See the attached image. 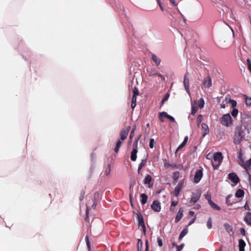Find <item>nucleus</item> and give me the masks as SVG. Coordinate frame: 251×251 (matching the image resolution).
<instances>
[{
	"label": "nucleus",
	"instance_id": "obj_2",
	"mask_svg": "<svg viewBox=\"0 0 251 251\" xmlns=\"http://www.w3.org/2000/svg\"><path fill=\"white\" fill-rule=\"evenodd\" d=\"M219 122L222 125L226 127H230L233 124V120L229 113L224 114L219 119Z\"/></svg>",
	"mask_w": 251,
	"mask_h": 251
},
{
	"label": "nucleus",
	"instance_id": "obj_62",
	"mask_svg": "<svg viewBox=\"0 0 251 251\" xmlns=\"http://www.w3.org/2000/svg\"><path fill=\"white\" fill-rule=\"evenodd\" d=\"M195 219H196V218H194L191 220V221L189 223V225H191L192 223H193L195 221Z\"/></svg>",
	"mask_w": 251,
	"mask_h": 251
},
{
	"label": "nucleus",
	"instance_id": "obj_3",
	"mask_svg": "<svg viewBox=\"0 0 251 251\" xmlns=\"http://www.w3.org/2000/svg\"><path fill=\"white\" fill-rule=\"evenodd\" d=\"M223 159L222 154L220 152H217L213 154V160L212 161V165L214 169H217L221 164Z\"/></svg>",
	"mask_w": 251,
	"mask_h": 251
},
{
	"label": "nucleus",
	"instance_id": "obj_29",
	"mask_svg": "<svg viewBox=\"0 0 251 251\" xmlns=\"http://www.w3.org/2000/svg\"><path fill=\"white\" fill-rule=\"evenodd\" d=\"M197 104L196 101H194V103L192 104V111L191 114L193 115H195L197 111V109L196 107V105Z\"/></svg>",
	"mask_w": 251,
	"mask_h": 251
},
{
	"label": "nucleus",
	"instance_id": "obj_8",
	"mask_svg": "<svg viewBox=\"0 0 251 251\" xmlns=\"http://www.w3.org/2000/svg\"><path fill=\"white\" fill-rule=\"evenodd\" d=\"M164 117L168 118V119H169L170 120H171L172 122H175V120L174 118L172 116L168 115L166 112H161L159 113V120L162 122H164Z\"/></svg>",
	"mask_w": 251,
	"mask_h": 251
},
{
	"label": "nucleus",
	"instance_id": "obj_34",
	"mask_svg": "<svg viewBox=\"0 0 251 251\" xmlns=\"http://www.w3.org/2000/svg\"><path fill=\"white\" fill-rule=\"evenodd\" d=\"M180 190H181V186L179 185H178L176 187L175 190V192L176 195V196H177L179 194V193L180 191Z\"/></svg>",
	"mask_w": 251,
	"mask_h": 251
},
{
	"label": "nucleus",
	"instance_id": "obj_44",
	"mask_svg": "<svg viewBox=\"0 0 251 251\" xmlns=\"http://www.w3.org/2000/svg\"><path fill=\"white\" fill-rule=\"evenodd\" d=\"M205 198L208 201V203L210 202V201H212L210 195L206 194L205 196Z\"/></svg>",
	"mask_w": 251,
	"mask_h": 251
},
{
	"label": "nucleus",
	"instance_id": "obj_18",
	"mask_svg": "<svg viewBox=\"0 0 251 251\" xmlns=\"http://www.w3.org/2000/svg\"><path fill=\"white\" fill-rule=\"evenodd\" d=\"M189 78L187 77L186 75H185L184 76L183 83L185 89L188 93H189Z\"/></svg>",
	"mask_w": 251,
	"mask_h": 251
},
{
	"label": "nucleus",
	"instance_id": "obj_64",
	"mask_svg": "<svg viewBox=\"0 0 251 251\" xmlns=\"http://www.w3.org/2000/svg\"><path fill=\"white\" fill-rule=\"evenodd\" d=\"M110 169H108V170L106 171V175H109V173H110Z\"/></svg>",
	"mask_w": 251,
	"mask_h": 251
},
{
	"label": "nucleus",
	"instance_id": "obj_31",
	"mask_svg": "<svg viewBox=\"0 0 251 251\" xmlns=\"http://www.w3.org/2000/svg\"><path fill=\"white\" fill-rule=\"evenodd\" d=\"M231 115L233 118L236 119L238 115V109L236 108H233L231 112Z\"/></svg>",
	"mask_w": 251,
	"mask_h": 251
},
{
	"label": "nucleus",
	"instance_id": "obj_57",
	"mask_svg": "<svg viewBox=\"0 0 251 251\" xmlns=\"http://www.w3.org/2000/svg\"><path fill=\"white\" fill-rule=\"evenodd\" d=\"M240 232H241V233L242 234H243V235H245V230L244 228H241Z\"/></svg>",
	"mask_w": 251,
	"mask_h": 251
},
{
	"label": "nucleus",
	"instance_id": "obj_14",
	"mask_svg": "<svg viewBox=\"0 0 251 251\" xmlns=\"http://www.w3.org/2000/svg\"><path fill=\"white\" fill-rule=\"evenodd\" d=\"M244 221L247 224L251 226V212L246 213L244 216Z\"/></svg>",
	"mask_w": 251,
	"mask_h": 251
},
{
	"label": "nucleus",
	"instance_id": "obj_39",
	"mask_svg": "<svg viewBox=\"0 0 251 251\" xmlns=\"http://www.w3.org/2000/svg\"><path fill=\"white\" fill-rule=\"evenodd\" d=\"M170 97V94L169 93H167L165 96H164V97L163 98V99L162 100V103H164L165 101H167L169 98Z\"/></svg>",
	"mask_w": 251,
	"mask_h": 251
},
{
	"label": "nucleus",
	"instance_id": "obj_54",
	"mask_svg": "<svg viewBox=\"0 0 251 251\" xmlns=\"http://www.w3.org/2000/svg\"><path fill=\"white\" fill-rule=\"evenodd\" d=\"M183 245H181L179 246H178L177 249V251H180L183 249Z\"/></svg>",
	"mask_w": 251,
	"mask_h": 251
},
{
	"label": "nucleus",
	"instance_id": "obj_25",
	"mask_svg": "<svg viewBox=\"0 0 251 251\" xmlns=\"http://www.w3.org/2000/svg\"><path fill=\"white\" fill-rule=\"evenodd\" d=\"M123 141L121 139L118 140L116 143V147L114 149V151L116 152H118L119 151V149L123 143Z\"/></svg>",
	"mask_w": 251,
	"mask_h": 251
},
{
	"label": "nucleus",
	"instance_id": "obj_16",
	"mask_svg": "<svg viewBox=\"0 0 251 251\" xmlns=\"http://www.w3.org/2000/svg\"><path fill=\"white\" fill-rule=\"evenodd\" d=\"M245 192L242 189H238L235 194V197L236 199H240L243 198L244 196Z\"/></svg>",
	"mask_w": 251,
	"mask_h": 251
},
{
	"label": "nucleus",
	"instance_id": "obj_47",
	"mask_svg": "<svg viewBox=\"0 0 251 251\" xmlns=\"http://www.w3.org/2000/svg\"><path fill=\"white\" fill-rule=\"evenodd\" d=\"M179 177V173L178 172H175L174 174V178L177 179Z\"/></svg>",
	"mask_w": 251,
	"mask_h": 251
},
{
	"label": "nucleus",
	"instance_id": "obj_22",
	"mask_svg": "<svg viewBox=\"0 0 251 251\" xmlns=\"http://www.w3.org/2000/svg\"><path fill=\"white\" fill-rule=\"evenodd\" d=\"M245 245V242L243 240H240L239 241V251H245L244 248Z\"/></svg>",
	"mask_w": 251,
	"mask_h": 251
},
{
	"label": "nucleus",
	"instance_id": "obj_26",
	"mask_svg": "<svg viewBox=\"0 0 251 251\" xmlns=\"http://www.w3.org/2000/svg\"><path fill=\"white\" fill-rule=\"evenodd\" d=\"M141 202L142 204H144L147 202V199H148V196L144 194H142L141 195Z\"/></svg>",
	"mask_w": 251,
	"mask_h": 251
},
{
	"label": "nucleus",
	"instance_id": "obj_27",
	"mask_svg": "<svg viewBox=\"0 0 251 251\" xmlns=\"http://www.w3.org/2000/svg\"><path fill=\"white\" fill-rule=\"evenodd\" d=\"M244 167L247 170L251 169V158L244 164Z\"/></svg>",
	"mask_w": 251,
	"mask_h": 251
},
{
	"label": "nucleus",
	"instance_id": "obj_63",
	"mask_svg": "<svg viewBox=\"0 0 251 251\" xmlns=\"http://www.w3.org/2000/svg\"><path fill=\"white\" fill-rule=\"evenodd\" d=\"M189 215L193 216L194 214V212L193 211H190L189 213Z\"/></svg>",
	"mask_w": 251,
	"mask_h": 251
},
{
	"label": "nucleus",
	"instance_id": "obj_11",
	"mask_svg": "<svg viewBox=\"0 0 251 251\" xmlns=\"http://www.w3.org/2000/svg\"><path fill=\"white\" fill-rule=\"evenodd\" d=\"M200 196L201 194L199 192L193 193L190 201V204L192 205L196 202L199 200Z\"/></svg>",
	"mask_w": 251,
	"mask_h": 251
},
{
	"label": "nucleus",
	"instance_id": "obj_12",
	"mask_svg": "<svg viewBox=\"0 0 251 251\" xmlns=\"http://www.w3.org/2000/svg\"><path fill=\"white\" fill-rule=\"evenodd\" d=\"M130 128L129 126H127L121 131L120 136L121 140L122 141H124L125 139L126 138L128 133L130 130Z\"/></svg>",
	"mask_w": 251,
	"mask_h": 251
},
{
	"label": "nucleus",
	"instance_id": "obj_7",
	"mask_svg": "<svg viewBox=\"0 0 251 251\" xmlns=\"http://www.w3.org/2000/svg\"><path fill=\"white\" fill-rule=\"evenodd\" d=\"M137 143L138 139L136 141L133 145L134 148L131 153V159L133 161H135L137 158Z\"/></svg>",
	"mask_w": 251,
	"mask_h": 251
},
{
	"label": "nucleus",
	"instance_id": "obj_55",
	"mask_svg": "<svg viewBox=\"0 0 251 251\" xmlns=\"http://www.w3.org/2000/svg\"><path fill=\"white\" fill-rule=\"evenodd\" d=\"M177 204V201H173L171 203V206H175Z\"/></svg>",
	"mask_w": 251,
	"mask_h": 251
},
{
	"label": "nucleus",
	"instance_id": "obj_46",
	"mask_svg": "<svg viewBox=\"0 0 251 251\" xmlns=\"http://www.w3.org/2000/svg\"><path fill=\"white\" fill-rule=\"evenodd\" d=\"M246 103L248 105H251V98H246Z\"/></svg>",
	"mask_w": 251,
	"mask_h": 251
},
{
	"label": "nucleus",
	"instance_id": "obj_36",
	"mask_svg": "<svg viewBox=\"0 0 251 251\" xmlns=\"http://www.w3.org/2000/svg\"><path fill=\"white\" fill-rule=\"evenodd\" d=\"M207 226L209 229L212 228V220L211 218H209L207 221Z\"/></svg>",
	"mask_w": 251,
	"mask_h": 251
},
{
	"label": "nucleus",
	"instance_id": "obj_5",
	"mask_svg": "<svg viewBox=\"0 0 251 251\" xmlns=\"http://www.w3.org/2000/svg\"><path fill=\"white\" fill-rule=\"evenodd\" d=\"M134 214L136 215V217L138 221V225L139 226H141V227L143 229V232L145 233L146 232V227L143 216L139 213H137L134 212Z\"/></svg>",
	"mask_w": 251,
	"mask_h": 251
},
{
	"label": "nucleus",
	"instance_id": "obj_6",
	"mask_svg": "<svg viewBox=\"0 0 251 251\" xmlns=\"http://www.w3.org/2000/svg\"><path fill=\"white\" fill-rule=\"evenodd\" d=\"M244 135L241 131H236L235 133L234 143L235 144H238L243 140Z\"/></svg>",
	"mask_w": 251,
	"mask_h": 251
},
{
	"label": "nucleus",
	"instance_id": "obj_35",
	"mask_svg": "<svg viewBox=\"0 0 251 251\" xmlns=\"http://www.w3.org/2000/svg\"><path fill=\"white\" fill-rule=\"evenodd\" d=\"M155 144V141L153 139H151L149 143V146L152 149Z\"/></svg>",
	"mask_w": 251,
	"mask_h": 251
},
{
	"label": "nucleus",
	"instance_id": "obj_48",
	"mask_svg": "<svg viewBox=\"0 0 251 251\" xmlns=\"http://www.w3.org/2000/svg\"><path fill=\"white\" fill-rule=\"evenodd\" d=\"M85 240H86V243H87V247L89 249H90V242L89 241V239H88V236H86L85 237Z\"/></svg>",
	"mask_w": 251,
	"mask_h": 251
},
{
	"label": "nucleus",
	"instance_id": "obj_45",
	"mask_svg": "<svg viewBox=\"0 0 251 251\" xmlns=\"http://www.w3.org/2000/svg\"><path fill=\"white\" fill-rule=\"evenodd\" d=\"M133 92V96H137L139 94V91H138V89L135 87L134 88Z\"/></svg>",
	"mask_w": 251,
	"mask_h": 251
},
{
	"label": "nucleus",
	"instance_id": "obj_9",
	"mask_svg": "<svg viewBox=\"0 0 251 251\" xmlns=\"http://www.w3.org/2000/svg\"><path fill=\"white\" fill-rule=\"evenodd\" d=\"M237 200L235 196L232 195H228L226 198V203L228 205H232L237 202Z\"/></svg>",
	"mask_w": 251,
	"mask_h": 251
},
{
	"label": "nucleus",
	"instance_id": "obj_42",
	"mask_svg": "<svg viewBox=\"0 0 251 251\" xmlns=\"http://www.w3.org/2000/svg\"><path fill=\"white\" fill-rule=\"evenodd\" d=\"M202 121V116L201 115H199L197 118V123L198 125H199V124H200L201 123Z\"/></svg>",
	"mask_w": 251,
	"mask_h": 251
},
{
	"label": "nucleus",
	"instance_id": "obj_40",
	"mask_svg": "<svg viewBox=\"0 0 251 251\" xmlns=\"http://www.w3.org/2000/svg\"><path fill=\"white\" fill-rule=\"evenodd\" d=\"M146 161L145 160H142V162L140 163V164L139 165L138 168V171L139 173L140 171L142 169V168L145 165Z\"/></svg>",
	"mask_w": 251,
	"mask_h": 251
},
{
	"label": "nucleus",
	"instance_id": "obj_30",
	"mask_svg": "<svg viewBox=\"0 0 251 251\" xmlns=\"http://www.w3.org/2000/svg\"><path fill=\"white\" fill-rule=\"evenodd\" d=\"M143 248V242L140 239L138 240L137 249L138 251H142Z\"/></svg>",
	"mask_w": 251,
	"mask_h": 251
},
{
	"label": "nucleus",
	"instance_id": "obj_38",
	"mask_svg": "<svg viewBox=\"0 0 251 251\" xmlns=\"http://www.w3.org/2000/svg\"><path fill=\"white\" fill-rule=\"evenodd\" d=\"M157 74H159L157 73L156 70L154 69H152L151 72H150V76H154V75H157Z\"/></svg>",
	"mask_w": 251,
	"mask_h": 251
},
{
	"label": "nucleus",
	"instance_id": "obj_21",
	"mask_svg": "<svg viewBox=\"0 0 251 251\" xmlns=\"http://www.w3.org/2000/svg\"><path fill=\"white\" fill-rule=\"evenodd\" d=\"M188 136H186L184 138V139L183 141L182 142V143L177 148L176 152L177 151H178L179 150L182 149L183 147H184L186 145V144L188 141Z\"/></svg>",
	"mask_w": 251,
	"mask_h": 251
},
{
	"label": "nucleus",
	"instance_id": "obj_19",
	"mask_svg": "<svg viewBox=\"0 0 251 251\" xmlns=\"http://www.w3.org/2000/svg\"><path fill=\"white\" fill-rule=\"evenodd\" d=\"M225 100L226 102L230 103L232 108H234L237 105L236 101L230 99L229 97H226L225 98Z\"/></svg>",
	"mask_w": 251,
	"mask_h": 251
},
{
	"label": "nucleus",
	"instance_id": "obj_50",
	"mask_svg": "<svg viewBox=\"0 0 251 251\" xmlns=\"http://www.w3.org/2000/svg\"><path fill=\"white\" fill-rule=\"evenodd\" d=\"M135 128H134V129L131 131V133H130V137H129V138H130V139L132 138V137H133V136H134V131H135Z\"/></svg>",
	"mask_w": 251,
	"mask_h": 251
},
{
	"label": "nucleus",
	"instance_id": "obj_24",
	"mask_svg": "<svg viewBox=\"0 0 251 251\" xmlns=\"http://www.w3.org/2000/svg\"><path fill=\"white\" fill-rule=\"evenodd\" d=\"M196 103L200 108H202L204 105V100L202 98H201L198 101H196Z\"/></svg>",
	"mask_w": 251,
	"mask_h": 251
},
{
	"label": "nucleus",
	"instance_id": "obj_13",
	"mask_svg": "<svg viewBox=\"0 0 251 251\" xmlns=\"http://www.w3.org/2000/svg\"><path fill=\"white\" fill-rule=\"evenodd\" d=\"M202 176V172L201 170L198 171L194 176V181L196 183H198L201 179Z\"/></svg>",
	"mask_w": 251,
	"mask_h": 251
},
{
	"label": "nucleus",
	"instance_id": "obj_1",
	"mask_svg": "<svg viewBox=\"0 0 251 251\" xmlns=\"http://www.w3.org/2000/svg\"><path fill=\"white\" fill-rule=\"evenodd\" d=\"M225 34L219 40V44L220 46H224L228 43V40L227 39L226 40H225L226 38V34L227 35L228 37L233 38L234 36V33L233 30L228 25H226L224 28Z\"/></svg>",
	"mask_w": 251,
	"mask_h": 251
},
{
	"label": "nucleus",
	"instance_id": "obj_28",
	"mask_svg": "<svg viewBox=\"0 0 251 251\" xmlns=\"http://www.w3.org/2000/svg\"><path fill=\"white\" fill-rule=\"evenodd\" d=\"M209 205L211 206V207L213 208L214 209L217 210H220V207L214 203L212 201H210V202L208 203Z\"/></svg>",
	"mask_w": 251,
	"mask_h": 251
},
{
	"label": "nucleus",
	"instance_id": "obj_58",
	"mask_svg": "<svg viewBox=\"0 0 251 251\" xmlns=\"http://www.w3.org/2000/svg\"><path fill=\"white\" fill-rule=\"evenodd\" d=\"M157 76L160 77L163 80H164L165 79V77L163 75H162L160 74H157Z\"/></svg>",
	"mask_w": 251,
	"mask_h": 251
},
{
	"label": "nucleus",
	"instance_id": "obj_4",
	"mask_svg": "<svg viewBox=\"0 0 251 251\" xmlns=\"http://www.w3.org/2000/svg\"><path fill=\"white\" fill-rule=\"evenodd\" d=\"M228 179L232 183L231 185L234 186L236 185L239 181V178L237 175L234 173H230L228 175Z\"/></svg>",
	"mask_w": 251,
	"mask_h": 251
},
{
	"label": "nucleus",
	"instance_id": "obj_41",
	"mask_svg": "<svg viewBox=\"0 0 251 251\" xmlns=\"http://www.w3.org/2000/svg\"><path fill=\"white\" fill-rule=\"evenodd\" d=\"M228 102H226V101L225 100V99L223 100L222 103L221 104V107L222 108H225L226 106H227V104L228 103Z\"/></svg>",
	"mask_w": 251,
	"mask_h": 251
},
{
	"label": "nucleus",
	"instance_id": "obj_49",
	"mask_svg": "<svg viewBox=\"0 0 251 251\" xmlns=\"http://www.w3.org/2000/svg\"><path fill=\"white\" fill-rule=\"evenodd\" d=\"M226 230L229 233L230 231H231V227L229 226H226Z\"/></svg>",
	"mask_w": 251,
	"mask_h": 251
},
{
	"label": "nucleus",
	"instance_id": "obj_43",
	"mask_svg": "<svg viewBox=\"0 0 251 251\" xmlns=\"http://www.w3.org/2000/svg\"><path fill=\"white\" fill-rule=\"evenodd\" d=\"M157 0V2L159 5L160 9H161L162 11H163L164 10V7L163 6V5L161 2V0Z\"/></svg>",
	"mask_w": 251,
	"mask_h": 251
},
{
	"label": "nucleus",
	"instance_id": "obj_37",
	"mask_svg": "<svg viewBox=\"0 0 251 251\" xmlns=\"http://www.w3.org/2000/svg\"><path fill=\"white\" fill-rule=\"evenodd\" d=\"M247 62L248 69L249 70L250 72L251 73V61L250 60V59L248 58L247 59Z\"/></svg>",
	"mask_w": 251,
	"mask_h": 251
},
{
	"label": "nucleus",
	"instance_id": "obj_17",
	"mask_svg": "<svg viewBox=\"0 0 251 251\" xmlns=\"http://www.w3.org/2000/svg\"><path fill=\"white\" fill-rule=\"evenodd\" d=\"M201 129L203 131V136H205L209 132V127L205 124H202L201 125Z\"/></svg>",
	"mask_w": 251,
	"mask_h": 251
},
{
	"label": "nucleus",
	"instance_id": "obj_10",
	"mask_svg": "<svg viewBox=\"0 0 251 251\" xmlns=\"http://www.w3.org/2000/svg\"><path fill=\"white\" fill-rule=\"evenodd\" d=\"M151 208L156 212H160L161 209V203L158 201H154L151 205Z\"/></svg>",
	"mask_w": 251,
	"mask_h": 251
},
{
	"label": "nucleus",
	"instance_id": "obj_53",
	"mask_svg": "<svg viewBox=\"0 0 251 251\" xmlns=\"http://www.w3.org/2000/svg\"><path fill=\"white\" fill-rule=\"evenodd\" d=\"M212 157H213V155L210 153L208 154L206 156V158L208 159H211Z\"/></svg>",
	"mask_w": 251,
	"mask_h": 251
},
{
	"label": "nucleus",
	"instance_id": "obj_56",
	"mask_svg": "<svg viewBox=\"0 0 251 251\" xmlns=\"http://www.w3.org/2000/svg\"><path fill=\"white\" fill-rule=\"evenodd\" d=\"M136 97L137 96H133V97H132V102H136V101H137Z\"/></svg>",
	"mask_w": 251,
	"mask_h": 251
},
{
	"label": "nucleus",
	"instance_id": "obj_32",
	"mask_svg": "<svg viewBox=\"0 0 251 251\" xmlns=\"http://www.w3.org/2000/svg\"><path fill=\"white\" fill-rule=\"evenodd\" d=\"M151 180V177L150 175H147L146 176L144 182L145 184H149Z\"/></svg>",
	"mask_w": 251,
	"mask_h": 251
},
{
	"label": "nucleus",
	"instance_id": "obj_61",
	"mask_svg": "<svg viewBox=\"0 0 251 251\" xmlns=\"http://www.w3.org/2000/svg\"><path fill=\"white\" fill-rule=\"evenodd\" d=\"M136 102H132L131 106V108L132 109H134L135 108V107L136 106Z\"/></svg>",
	"mask_w": 251,
	"mask_h": 251
},
{
	"label": "nucleus",
	"instance_id": "obj_60",
	"mask_svg": "<svg viewBox=\"0 0 251 251\" xmlns=\"http://www.w3.org/2000/svg\"><path fill=\"white\" fill-rule=\"evenodd\" d=\"M170 1V2L174 5V6H176L177 5V4L176 3V1L175 0H169Z\"/></svg>",
	"mask_w": 251,
	"mask_h": 251
},
{
	"label": "nucleus",
	"instance_id": "obj_59",
	"mask_svg": "<svg viewBox=\"0 0 251 251\" xmlns=\"http://www.w3.org/2000/svg\"><path fill=\"white\" fill-rule=\"evenodd\" d=\"M146 251H148V250L149 249V243H148V240L146 241Z\"/></svg>",
	"mask_w": 251,
	"mask_h": 251
},
{
	"label": "nucleus",
	"instance_id": "obj_33",
	"mask_svg": "<svg viewBox=\"0 0 251 251\" xmlns=\"http://www.w3.org/2000/svg\"><path fill=\"white\" fill-rule=\"evenodd\" d=\"M187 233H188V229H183L182 231V232H181V233H180V234L179 235V239H182L185 235L187 234Z\"/></svg>",
	"mask_w": 251,
	"mask_h": 251
},
{
	"label": "nucleus",
	"instance_id": "obj_20",
	"mask_svg": "<svg viewBox=\"0 0 251 251\" xmlns=\"http://www.w3.org/2000/svg\"><path fill=\"white\" fill-rule=\"evenodd\" d=\"M183 209L182 208H180L176 217V222H178L181 219L183 216Z\"/></svg>",
	"mask_w": 251,
	"mask_h": 251
},
{
	"label": "nucleus",
	"instance_id": "obj_23",
	"mask_svg": "<svg viewBox=\"0 0 251 251\" xmlns=\"http://www.w3.org/2000/svg\"><path fill=\"white\" fill-rule=\"evenodd\" d=\"M151 58L156 65H159L160 64L161 59L155 54H152Z\"/></svg>",
	"mask_w": 251,
	"mask_h": 251
},
{
	"label": "nucleus",
	"instance_id": "obj_15",
	"mask_svg": "<svg viewBox=\"0 0 251 251\" xmlns=\"http://www.w3.org/2000/svg\"><path fill=\"white\" fill-rule=\"evenodd\" d=\"M212 85V81L211 78L207 76L206 77L203 81V85L205 87L209 88Z\"/></svg>",
	"mask_w": 251,
	"mask_h": 251
},
{
	"label": "nucleus",
	"instance_id": "obj_52",
	"mask_svg": "<svg viewBox=\"0 0 251 251\" xmlns=\"http://www.w3.org/2000/svg\"><path fill=\"white\" fill-rule=\"evenodd\" d=\"M157 243H158V245L160 247L162 246L163 245L162 242L161 240L160 239H157Z\"/></svg>",
	"mask_w": 251,
	"mask_h": 251
},
{
	"label": "nucleus",
	"instance_id": "obj_51",
	"mask_svg": "<svg viewBox=\"0 0 251 251\" xmlns=\"http://www.w3.org/2000/svg\"><path fill=\"white\" fill-rule=\"evenodd\" d=\"M244 208L246 210H250V206H249V205L248 204V202H246V203L244 205Z\"/></svg>",
	"mask_w": 251,
	"mask_h": 251
}]
</instances>
